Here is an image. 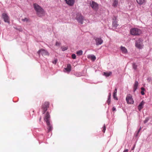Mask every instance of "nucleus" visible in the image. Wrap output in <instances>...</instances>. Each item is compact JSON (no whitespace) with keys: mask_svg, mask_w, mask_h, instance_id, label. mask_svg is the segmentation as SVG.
<instances>
[{"mask_svg":"<svg viewBox=\"0 0 152 152\" xmlns=\"http://www.w3.org/2000/svg\"><path fill=\"white\" fill-rule=\"evenodd\" d=\"M130 32L133 35H139L142 33L141 30L137 28H133L130 30Z\"/></svg>","mask_w":152,"mask_h":152,"instance_id":"obj_3","label":"nucleus"},{"mask_svg":"<svg viewBox=\"0 0 152 152\" xmlns=\"http://www.w3.org/2000/svg\"><path fill=\"white\" fill-rule=\"evenodd\" d=\"M49 107V103L48 102H45L42 105V113L44 114L45 112L47 110V109Z\"/></svg>","mask_w":152,"mask_h":152,"instance_id":"obj_4","label":"nucleus"},{"mask_svg":"<svg viewBox=\"0 0 152 152\" xmlns=\"http://www.w3.org/2000/svg\"><path fill=\"white\" fill-rule=\"evenodd\" d=\"M118 4V1L116 0H115L114 1L113 3V6L115 7H117Z\"/></svg>","mask_w":152,"mask_h":152,"instance_id":"obj_19","label":"nucleus"},{"mask_svg":"<svg viewBox=\"0 0 152 152\" xmlns=\"http://www.w3.org/2000/svg\"><path fill=\"white\" fill-rule=\"evenodd\" d=\"M83 51L82 50H80L78 51L77 52V54L78 55L80 56L82 54Z\"/></svg>","mask_w":152,"mask_h":152,"instance_id":"obj_22","label":"nucleus"},{"mask_svg":"<svg viewBox=\"0 0 152 152\" xmlns=\"http://www.w3.org/2000/svg\"><path fill=\"white\" fill-rule=\"evenodd\" d=\"M66 71L68 72H69L71 71V66L70 64L67 65L66 68H65Z\"/></svg>","mask_w":152,"mask_h":152,"instance_id":"obj_14","label":"nucleus"},{"mask_svg":"<svg viewBox=\"0 0 152 152\" xmlns=\"http://www.w3.org/2000/svg\"><path fill=\"white\" fill-rule=\"evenodd\" d=\"M135 46L139 49H141L142 48L143 44L142 43V40L141 39H139L136 41Z\"/></svg>","mask_w":152,"mask_h":152,"instance_id":"obj_5","label":"nucleus"},{"mask_svg":"<svg viewBox=\"0 0 152 152\" xmlns=\"http://www.w3.org/2000/svg\"><path fill=\"white\" fill-rule=\"evenodd\" d=\"M117 89L116 88L115 89L114 91L113 94H117Z\"/></svg>","mask_w":152,"mask_h":152,"instance_id":"obj_32","label":"nucleus"},{"mask_svg":"<svg viewBox=\"0 0 152 152\" xmlns=\"http://www.w3.org/2000/svg\"><path fill=\"white\" fill-rule=\"evenodd\" d=\"M88 58L90 59L93 61H94L96 59V57L95 56L93 55H89L88 56Z\"/></svg>","mask_w":152,"mask_h":152,"instance_id":"obj_15","label":"nucleus"},{"mask_svg":"<svg viewBox=\"0 0 152 152\" xmlns=\"http://www.w3.org/2000/svg\"><path fill=\"white\" fill-rule=\"evenodd\" d=\"M33 7L39 16L40 17L44 15H42L44 13L43 9L39 5L36 3L34 4Z\"/></svg>","mask_w":152,"mask_h":152,"instance_id":"obj_2","label":"nucleus"},{"mask_svg":"<svg viewBox=\"0 0 152 152\" xmlns=\"http://www.w3.org/2000/svg\"><path fill=\"white\" fill-rule=\"evenodd\" d=\"M117 21L115 20H114L113 22V27L114 28H116L118 26Z\"/></svg>","mask_w":152,"mask_h":152,"instance_id":"obj_18","label":"nucleus"},{"mask_svg":"<svg viewBox=\"0 0 152 152\" xmlns=\"http://www.w3.org/2000/svg\"><path fill=\"white\" fill-rule=\"evenodd\" d=\"M2 18L4 19L5 22L10 23L9 18L7 14L5 13H3L2 15Z\"/></svg>","mask_w":152,"mask_h":152,"instance_id":"obj_9","label":"nucleus"},{"mask_svg":"<svg viewBox=\"0 0 152 152\" xmlns=\"http://www.w3.org/2000/svg\"><path fill=\"white\" fill-rule=\"evenodd\" d=\"M141 129V128H140V129L138 131V133L140 132V131Z\"/></svg>","mask_w":152,"mask_h":152,"instance_id":"obj_39","label":"nucleus"},{"mask_svg":"<svg viewBox=\"0 0 152 152\" xmlns=\"http://www.w3.org/2000/svg\"><path fill=\"white\" fill-rule=\"evenodd\" d=\"M110 97H108V99L107 101V103L109 105L110 102Z\"/></svg>","mask_w":152,"mask_h":152,"instance_id":"obj_28","label":"nucleus"},{"mask_svg":"<svg viewBox=\"0 0 152 152\" xmlns=\"http://www.w3.org/2000/svg\"><path fill=\"white\" fill-rule=\"evenodd\" d=\"M41 117H40V119H39V121H41Z\"/></svg>","mask_w":152,"mask_h":152,"instance_id":"obj_40","label":"nucleus"},{"mask_svg":"<svg viewBox=\"0 0 152 152\" xmlns=\"http://www.w3.org/2000/svg\"><path fill=\"white\" fill-rule=\"evenodd\" d=\"M76 19L79 23L82 24L84 20L83 16L80 13H78L76 15Z\"/></svg>","mask_w":152,"mask_h":152,"instance_id":"obj_8","label":"nucleus"},{"mask_svg":"<svg viewBox=\"0 0 152 152\" xmlns=\"http://www.w3.org/2000/svg\"><path fill=\"white\" fill-rule=\"evenodd\" d=\"M105 130H106V126H105V125L104 124L103 126V130H102V131L104 133Z\"/></svg>","mask_w":152,"mask_h":152,"instance_id":"obj_25","label":"nucleus"},{"mask_svg":"<svg viewBox=\"0 0 152 152\" xmlns=\"http://www.w3.org/2000/svg\"><path fill=\"white\" fill-rule=\"evenodd\" d=\"M58 61V60L57 59H55V60L53 61L52 62V63L55 64H56V63H57V62Z\"/></svg>","mask_w":152,"mask_h":152,"instance_id":"obj_27","label":"nucleus"},{"mask_svg":"<svg viewBox=\"0 0 152 152\" xmlns=\"http://www.w3.org/2000/svg\"><path fill=\"white\" fill-rule=\"evenodd\" d=\"M145 0H136L137 3L140 4H142L145 1Z\"/></svg>","mask_w":152,"mask_h":152,"instance_id":"obj_21","label":"nucleus"},{"mask_svg":"<svg viewBox=\"0 0 152 152\" xmlns=\"http://www.w3.org/2000/svg\"><path fill=\"white\" fill-rule=\"evenodd\" d=\"M137 65H136L135 64H133V68L134 69H137Z\"/></svg>","mask_w":152,"mask_h":152,"instance_id":"obj_26","label":"nucleus"},{"mask_svg":"<svg viewBox=\"0 0 152 152\" xmlns=\"http://www.w3.org/2000/svg\"><path fill=\"white\" fill-rule=\"evenodd\" d=\"M145 102L142 101L139 104V105L138 107V109L140 111L142 108L143 107V106Z\"/></svg>","mask_w":152,"mask_h":152,"instance_id":"obj_17","label":"nucleus"},{"mask_svg":"<svg viewBox=\"0 0 152 152\" xmlns=\"http://www.w3.org/2000/svg\"><path fill=\"white\" fill-rule=\"evenodd\" d=\"M138 85V83L137 81H135L133 91L134 92H135V91L137 89V87Z\"/></svg>","mask_w":152,"mask_h":152,"instance_id":"obj_16","label":"nucleus"},{"mask_svg":"<svg viewBox=\"0 0 152 152\" xmlns=\"http://www.w3.org/2000/svg\"><path fill=\"white\" fill-rule=\"evenodd\" d=\"M95 39L97 45H101L103 42L102 39L101 38H96Z\"/></svg>","mask_w":152,"mask_h":152,"instance_id":"obj_11","label":"nucleus"},{"mask_svg":"<svg viewBox=\"0 0 152 152\" xmlns=\"http://www.w3.org/2000/svg\"><path fill=\"white\" fill-rule=\"evenodd\" d=\"M91 7L94 10H96L98 9V5L94 1H92L91 4Z\"/></svg>","mask_w":152,"mask_h":152,"instance_id":"obj_10","label":"nucleus"},{"mask_svg":"<svg viewBox=\"0 0 152 152\" xmlns=\"http://www.w3.org/2000/svg\"><path fill=\"white\" fill-rule=\"evenodd\" d=\"M60 44V43L59 42H56V46H59Z\"/></svg>","mask_w":152,"mask_h":152,"instance_id":"obj_33","label":"nucleus"},{"mask_svg":"<svg viewBox=\"0 0 152 152\" xmlns=\"http://www.w3.org/2000/svg\"><path fill=\"white\" fill-rule=\"evenodd\" d=\"M128 152V150L126 149L123 152Z\"/></svg>","mask_w":152,"mask_h":152,"instance_id":"obj_37","label":"nucleus"},{"mask_svg":"<svg viewBox=\"0 0 152 152\" xmlns=\"http://www.w3.org/2000/svg\"><path fill=\"white\" fill-rule=\"evenodd\" d=\"M22 20L23 22H27L28 21V19L27 18H25L24 19H22Z\"/></svg>","mask_w":152,"mask_h":152,"instance_id":"obj_23","label":"nucleus"},{"mask_svg":"<svg viewBox=\"0 0 152 152\" xmlns=\"http://www.w3.org/2000/svg\"><path fill=\"white\" fill-rule=\"evenodd\" d=\"M67 48L66 47H63L62 48V49L63 51H65L67 50Z\"/></svg>","mask_w":152,"mask_h":152,"instance_id":"obj_31","label":"nucleus"},{"mask_svg":"<svg viewBox=\"0 0 152 152\" xmlns=\"http://www.w3.org/2000/svg\"><path fill=\"white\" fill-rule=\"evenodd\" d=\"M37 53L39 54V56H40V54L41 53L43 56H48L49 53L48 52L45 50L43 49H41L39 50L37 52Z\"/></svg>","mask_w":152,"mask_h":152,"instance_id":"obj_6","label":"nucleus"},{"mask_svg":"<svg viewBox=\"0 0 152 152\" xmlns=\"http://www.w3.org/2000/svg\"><path fill=\"white\" fill-rule=\"evenodd\" d=\"M120 49L123 53L126 54L127 53L128 50L125 47L121 46Z\"/></svg>","mask_w":152,"mask_h":152,"instance_id":"obj_13","label":"nucleus"},{"mask_svg":"<svg viewBox=\"0 0 152 152\" xmlns=\"http://www.w3.org/2000/svg\"><path fill=\"white\" fill-rule=\"evenodd\" d=\"M111 94L110 93L109 94V96L108 97H111Z\"/></svg>","mask_w":152,"mask_h":152,"instance_id":"obj_38","label":"nucleus"},{"mask_svg":"<svg viewBox=\"0 0 152 152\" xmlns=\"http://www.w3.org/2000/svg\"><path fill=\"white\" fill-rule=\"evenodd\" d=\"M144 91H141V93L142 95H144L145 94Z\"/></svg>","mask_w":152,"mask_h":152,"instance_id":"obj_34","label":"nucleus"},{"mask_svg":"<svg viewBox=\"0 0 152 152\" xmlns=\"http://www.w3.org/2000/svg\"><path fill=\"white\" fill-rule=\"evenodd\" d=\"M72 57L73 59H75L76 58V55L75 54H72Z\"/></svg>","mask_w":152,"mask_h":152,"instance_id":"obj_30","label":"nucleus"},{"mask_svg":"<svg viewBox=\"0 0 152 152\" xmlns=\"http://www.w3.org/2000/svg\"><path fill=\"white\" fill-rule=\"evenodd\" d=\"M126 100L128 104H132L134 103L132 96L130 94L127 95L126 98Z\"/></svg>","mask_w":152,"mask_h":152,"instance_id":"obj_7","label":"nucleus"},{"mask_svg":"<svg viewBox=\"0 0 152 152\" xmlns=\"http://www.w3.org/2000/svg\"><path fill=\"white\" fill-rule=\"evenodd\" d=\"M50 116L49 113L48 112H46V114L45 115L44 117V120L46 122L48 126L47 129H48V132H50L52 130L53 127L50 124Z\"/></svg>","mask_w":152,"mask_h":152,"instance_id":"obj_1","label":"nucleus"},{"mask_svg":"<svg viewBox=\"0 0 152 152\" xmlns=\"http://www.w3.org/2000/svg\"><path fill=\"white\" fill-rule=\"evenodd\" d=\"M149 118H146L145 120L144 121V123H146L149 120Z\"/></svg>","mask_w":152,"mask_h":152,"instance_id":"obj_29","label":"nucleus"},{"mask_svg":"<svg viewBox=\"0 0 152 152\" xmlns=\"http://www.w3.org/2000/svg\"><path fill=\"white\" fill-rule=\"evenodd\" d=\"M112 74V72H104V75L105 76L107 77H109L110 76V75H111Z\"/></svg>","mask_w":152,"mask_h":152,"instance_id":"obj_20","label":"nucleus"},{"mask_svg":"<svg viewBox=\"0 0 152 152\" xmlns=\"http://www.w3.org/2000/svg\"><path fill=\"white\" fill-rule=\"evenodd\" d=\"M113 96L114 99L117 100H118V99L117 97V94H113Z\"/></svg>","mask_w":152,"mask_h":152,"instance_id":"obj_24","label":"nucleus"},{"mask_svg":"<svg viewBox=\"0 0 152 152\" xmlns=\"http://www.w3.org/2000/svg\"><path fill=\"white\" fill-rule=\"evenodd\" d=\"M112 110L113 111L116 110V108L114 107H113L112 109Z\"/></svg>","mask_w":152,"mask_h":152,"instance_id":"obj_35","label":"nucleus"},{"mask_svg":"<svg viewBox=\"0 0 152 152\" xmlns=\"http://www.w3.org/2000/svg\"><path fill=\"white\" fill-rule=\"evenodd\" d=\"M141 89L142 90V91H144L145 90V88L143 87H142Z\"/></svg>","mask_w":152,"mask_h":152,"instance_id":"obj_36","label":"nucleus"},{"mask_svg":"<svg viewBox=\"0 0 152 152\" xmlns=\"http://www.w3.org/2000/svg\"><path fill=\"white\" fill-rule=\"evenodd\" d=\"M67 4L69 6H72L74 5L75 0H64Z\"/></svg>","mask_w":152,"mask_h":152,"instance_id":"obj_12","label":"nucleus"}]
</instances>
